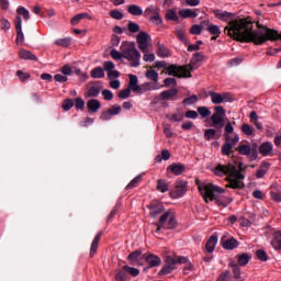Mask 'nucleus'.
Instances as JSON below:
<instances>
[{
  "instance_id": "412c9836",
  "label": "nucleus",
  "mask_w": 281,
  "mask_h": 281,
  "mask_svg": "<svg viewBox=\"0 0 281 281\" xmlns=\"http://www.w3.org/2000/svg\"><path fill=\"white\" fill-rule=\"evenodd\" d=\"M19 56L22 60H35L38 61V57L34 55L31 50L27 49H20Z\"/></svg>"
},
{
  "instance_id": "1a4fd4ad",
  "label": "nucleus",
  "mask_w": 281,
  "mask_h": 281,
  "mask_svg": "<svg viewBox=\"0 0 281 281\" xmlns=\"http://www.w3.org/2000/svg\"><path fill=\"white\" fill-rule=\"evenodd\" d=\"M188 192V182L187 181H180L177 182L176 189L170 192L171 199H181Z\"/></svg>"
},
{
  "instance_id": "6e6d98bb",
  "label": "nucleus",
  "mask_w": 281,
  "mask_h": 281,
  "mask_svg": "<svg viewBox=\"0 0 281 281\" xmlns=\"http://www.w3.org/2000/svg\"><path fill=\"white\" fill-rule=\"evenodd\" d=\"M256 256L258 260H261V262H267L269 260L267 252L262 249L257 250Z\"/></svg>"
},
{
  "instance_id": "423d86ee",
  "label": "nucleus",
  "mask_w": 281,
  "mask_h": 281,
  "mask_svg": "<svg viewBox=\"0 0 281 281\" xmlns=\"http://www.w3.org/2000/svg\"><path fill=\"white\" fill-rule=\"evenodd\" d=\"M236 150L239 155H245L250 159V161H256L258 159V145H239Z\"/></svg>"
},
{
  "instance_id": "c03bdc74",
  "label": "nucleus",
  "mask_w": 281,
  "mask_h": 281,
  "mask_svg": "<svg viewBox=\"0 0 281 281\" xmlns=\"http://www.w3.org/2000/svg\"><path fill=\"white\" fill-rule=\"evenodd\" d=\"M234 148V145L232 143H225L222 146V155H225L226 157H229L232 155V149Z\"/></svg>"
},
{
  "instance_id": "13d9d810",
  "label": "nucleus",
  "mask_w": 281,
  "mask_h": 281,
  "mask_svg": "<svg viewBox=\"0 0 281 281\" xmlns=\"http://www.w3.org/2000/svg\"><path fill=\"white\" fill-rule=\"evenodd\" d=\"M267 170H269V164L263 162V166L258 169L256 177H265V175H267Z\"/></svg>"
},
{
  "instance_id": "338daca9",
  "label": "nucleus",
  "mask_w": 281,
  "mask_h": 281,
  "mask_svg": "<svg viewBox=\"0 0 281 281\" xmlns=\"http://www.w3.org/2000/svg\"><path fill=\"white\" fill-rule=\"evenodd\" d=\"M131 91H132V90H130V88H126V89H124V90H121V91L119 92V98H120L121 100H126V98H131Z\"/></svg>"
},
{
  "instance_id": "a211bd4d",
  "label": "nucleus",
  "mask_w": 281,
  "mask_h": 281,
  "mask_svg": "<svg viewBox=\"0 0 281 281\" xmlns=\"http://www.w3.org/2000/svg\"><path fill=\"white\" fill-rule=\"evenodd\" d=\"M218 243V235L217 234H213L206 245H205V249L207 251V254H212L214 251V249H216V244Z\"/></svg>"
},
{
  "instance_id": "603ef678",
  "label": "nucleus",
  "mask_w": 281,
  "mask_h": 281,
  "mask_svg": "<svg viewBox=\"0 0 281 281\" xmlns=\"http://www.w3.org/2000/svg\"><path fill=\"white\" fill-rule=\"evenodd\" d=\"M241 132L244 135L251 136V135H254V127H251V125H249L247 123H244L241 125Z\"/></svg>"
},
{
  "instance_id": "f257e3e1",
  "label": "nucleus",
  "mask_w": 281,
  "mask_h": 281,
  "mask_svg": "<svg viewBox=\"0 0 281 281\" xmlns=\"http://www.w3.org/2000/svg\"><path fill=\"white\" fill-rule=\"evenodd\" d=\"M195 183L198 186V190L203 196L205 203H210V201H215L216 205L220 207H227L232 201V198H220V194H225V189L212 183V182H201L199 179H195Z\"/></svg>"
},
{
  "instance_id": "6e6552de",
  "label": "nucleus",
  "mask_w": 281,
  "mask_h": 281,
  "mask_svg": "<svg viewBox=\"0 0 281 281\" xmlns=\"http://www.w3.org/2000/svg\"><path fill=\"white\" fill-rule=\"evenodd\" d=\"M148 38H150V36L148 35V33L144 31L139 32L138 35L136 36V43L138 45V49H140L143 54H148Z\"/></svg>"
},
{
  "instance_id": "09e8293b",
  "label": "nucleus",
  "mask_w": 281,
  "mask_h": 281,
  "mask_svg": "<svg viewBox=\"0 0 281 281\" xmlns=\"http://www.w3.org/2000/svg\"><path fill=\"white\" fill-rule=\"evenodd\" d=\"M239 140L240 137H238V135H235V137L232 138L229 134H225V144H233V146H236Z\"/></svg>"
},
{
  "instance_id": "49530a36",
  "label": "nucleus",
  "mask_w": 281,
  "mask_h": 281,
  "mask_svg": "<svg viewBox=\"0 0 281 281\" xmlns=\"http://www.w3.org/2000/svg\"><path fill=\"white\" fill-rule=\"evenodd\" d=\"M166 20L167 21H179V15H177V12L173 9H169L166 13Z\"/></svg>"
},
{
  "instance_id": "3c124183",
  "label": "nucleus",
  "mask_w": 281,
  "mask_h": 281,
  "mask_svg": "<svg viewBox=\"0 0 281 281\" xmlns=\"http://www.w3.org/2000/svg\"><path fill=\"white\" fill-rule=\"evenodd\" d=\"M127 30L132 34H137V32H139V24H137L133 21H130L128 24H127Z\"/></svg>"
},
{
  "instance_id": "e433bc0d",
  "label": "nucleus",
  "mask_w": 281,
  "mask_h": 281,
  "mask_svg": "<svg viewBox=\"0 0 281 281\" xmlns=\"http://www.w3.org/2000/svg\"><path fill=\"white\" fill-rule=\"evenodd\" d=\"M156 190H158V192H162V193L168 192V190H169L168 182H166V180H164V179H159L157 181Z\"/></svg>"
},
{
  "instance_id": "39448f33",
  "label": "nucleus",
  "mask_w": 281,
  "mask_h": 281,
  "mask_svg": "<svg viewBox=\"0 0 281 281\" xmlns=\"http://www.w3.org/2000/svg\"><path fill=\"white\" fill-rule=\"evenodd\" d=\"M166 71L168 76H173L175 78H192V72L188 70L184 66H178L177 64H172L167 66Z\"/></svg>"
},
{
  "instance_id": "ea45409f",
  "label": "nucleus",
  "mask_w": 281,
  "mask_h": 281,
  "mask_svg": "<svg viewBox=\"0 0 281 281\" xmlns=\"http://www.w3.org/2000/svg\"><path fill=\"white\" fill-rule=\"evenodd\" d=\"M115 280L116 281H126V280H128V273L126 272L124 267L121 270L116 271Z\"/></svg>"
},
{
  "instance_id": "de8ad7c7",
  "label": "nucleus",
  "mask_w": 281,
  "mask_h": 281,
  "mask_svg": "<svg viewBox=\"0 0 281 281\" xmlns=\"http://www.w3.org/2000/svg\"><path fill=\"white\" fill-rule=\"evenodd\" d=\"M124 269H125L127 276H132V278H137V276H139V270L137 268L124 266Z\"/></svg>"
},
{
  "instance_id": "a19ab883",
  "label": "nucleus",
  "mask_w": 281,
  "mask_h": 281,
  "mask_svg": "<svg viewBox=\"0 0 281 281\" xmlns=\"http://www.w3.org/2000/svg\"><path fill=\"white\" fill-rule=\"evenodd\" d=\"M168 159H170V151L168 149H164L160 156H156L155 161L161 164V160L168 161Z\"/></svg>"
},
{
  "instance_id": "4c0bfd02",
  "label": "nucleus",
  "mask_w": 281,
  "mask_h": 281,
  "mask_svg": "<svg viewBox=\"0 0 281 281\" xmlns=\"http://www.w3.org/2000/svg\"><path fill=\"white\" fill-rule=\"evenodd\" d=\"M249 260H251V255L249 254H243L238 256V265L240 267H246V265H249Z\"/></svg>"
},
{
  "instance_id": "f03ea898",
  "label": "nucleus",
  "mask_w": 281,
  "mask_h": 281,
  "mask_svg": "<svg viewBox=\"0 0 281 281\" xmlns=\"http://www.w3.org/2000/svg\"><path fill=\"white\" fill-rule=\"evenodd\" d=\"M110 56L113 60H122V58H125V60L130 61V67H139V60L142 58V54L137 50V47L133 42H122L121 53L112 49Z\"/></svg>"
},
{
  "instance_id": "9d476101",
  "label": "nucleus",
  "mask_w": 281,
  "mask_h": 281,
  "mask_svg": "<svg viewBox=\"0 0 281 281\" xmlns=\"http://www.w3.org/2000/svg\"><path fill=\"white\" fill-rule=\"evenodd\" d=\"M202 60H203V53H194L190 63L188 65H184L189 74H192L194 69H199V63H201Z\"/></svg>"
},
{
  "instance_id": "72a5a7b5",
  "label": "nucleus",
  "mask_w": 281,
  "mask_h": 281,
  "mask_svg": "<svg viewBox=\"0 0 281 281\" xmlns=\"http://www.w3.org/2000/svg\"><path fill=\"white\" fill-rule=\"evenodd\" d=\"M90 76L94 79L104 78V69L102 67H95L90 71Z\"/></svg>"
},
{
  "instance_id": "20e7f679",
  "label": "nucleus",
  "mask_w": 281,
  "mask_h": 281,
  "mask_svg": "<svg viewBox=\"0 0 281 281\" xmlns=\"http://www.w3.org/2000/svg\"><path fill=\"white\" fill-rule=\"evenodd\" d=\"M176 227L177 220L175 218V215L168 211L160 216L155 234H159L161 229H176Z\"/></svg>"
},
{
  "instance_id": "b1692460",
  "label": "nucleus",
  "mask_w": 281,
  "mask_h": 281,
  "mask_svg": "<svg viewBox=\"0 0 281 281\" xmlns=\"http://www.w3.org/2000/svg\"><path fill=\"white\" fill-rule=\"evenodd\" d=\"M222 246L224 249L228 250L236 249V247H238V240H236V238L234 237L228 238L226 240L222 239Z\"/></svg>"
},
{
  "instance_id": "c85d7f7f",
  "label": "nucleus",
  "mask_w": 281,
  "mask_h": 281,
  "mask_svg": "<svg viewBox=\"0 0 281 281\" xmlns=\"http://www.w3.org/2000/svg\"><path fill=\"white\" fill-rule=\"evenodd\" d=\"M271 245L276 250L281 249V231H278L273 234V239L271 241Z\"/></svg>"
},
{
  "instance_id": "5fc2aeb1",
  "label": "nucleus",
  "mask_w": 281,
  "mask_h": 281,
  "mask_svg": "<svg viewBox=\"0 0 281 281\" xmlns=\"http://www.w3.org/2000/svg\"><path fill=\"white\" fill-rule=\"evenodd\" d=\"M55 45H58L59 47H69L71 45V40L70 38L56 40Z\"/></svg>"
},
{
  "instance_id": "79ce46f5",
  "label": "nucleus",
  "mask_w": 281,
  "mask_h": 281,
  "mask_svg": "<svg viewBox=\"0 0 281 281\" xmlns=\"http://www.w3.org/2000/svg\"><path fill=\"white\" fill-rule=\"evenodd\" d=\"M198 114L205 120V117H210V115H212V111H210V108L207 106H199Z\"/></svg>"
},
{
  "instance_id": "9b49d317",
  "label": "nucleus",
  "mask_w": 281,
  "mask_h": 281,
  "mask_svg": "<svg viewBox=\"0 0 281 281\" xmlns=\"http://www.w3.org/2000/svg\"><path fill=\"white\" fill-rule=\"evenodd\" d=\"M14 25L16 32V43H24L25 35L23 34V20L21 19V16H15Z\"/></svg>"
},
{
  "instance_id": "7c9ffc66",
  "label": "nucleus",
  "mask_w": 281,
  "mask_h": 281,
  "mask_svg": "<svg viewBox=\"0 0 281 281\" xmlns=\"http://www.w3.org/2000/svg\"><path fill=\"white\" fill-rule=\"evenodd\" d=\"M128 78H130L128 89L137 93L138 91L137 87H139V85H137L139 82V80L137 79V76L130 75Z\"/></svg>"
},
{
  "instance_id": "a878e982",
  "label": "nucleus",
  "mask_w": 281,
  "mask_h": 281,
  "mask_svg": "<svg viewBox=\"0 0 281 281\" xmlns=\"http://www.w3.org/2000/svg\"><path fill=\"white\" fill-rule=\"evenodd\" d=\"M179 15L182 19H196V16H199V14L193 11L192 9H182L179 11Z\"/></svg>"
},
{
  "instance_id": "4be33fe9",
  "label": "nucleus",
  "mask_w": 281,
  "mask_h": 281,
  "mask_svg": "<svg viewBox=\"0 0 281 281\" xmlns=\"http://www.w3.org/2000/svg\"><path fill=\"white\" fill-rule=\"evenodd\" d=\"M273 150V144L270 142H266L259 146V154L263 157H268V155H271V151Z\"/></svg>"
},
{
  "instance_id": "0eeeda50",
  "label": "nucleus",
  "mask_w": 281,
  "mask_h": 281,
  "mask_svg": "<svg viewBox=\"0 0 281 281\" xmlns=\"http://www.w3.org/2000/svg\"><path fill=\"white\" fill-rule=\"evenodd\" d=\"M177 269V259L175 257L168 256L165 259V265L161 270L158 272V276H168Z\"/></svg>"
},
{
  "instance_id": "4468645a",
  "label": "nucleus",
  "mask_w": 281,
  "mask_h": 281,
  "mask_svg": "<svg viewBox=\"0 0 281 281\" xmlns=\"http://www.w3.org/2000/svg\"><path fill=\"white\" fill-rule=\"evenodd\" d=\"M149 215L155 218L156 216H159L161 212H164V204H161L158 201H153L149 205Z\"/></svg>"
},
{
  "instance_id": "4d7b16f0",
  "label": "nucleus",
  "mask_w": 281,
  "mask_h": 281,
  "mask_svg": "<svg viewBox=\"0 0 281 281\" xmlns=\"http://www.w3.org/2000/svg\"><path fill=\"white\" fill-rule=\"evenodd\" d=\"M72 106H74V100L71 99L64 100L61 104V109H64L65 111H71Z\"/></svg>"
},
{
  "instance_id": "c9c22d12",
  "label": "nucleus",
  "mask_w": 281,
  "mask_h": 281,
  "mask_svg": "<svg viewBox=\"0 0 281 281\" xmlns=\"http://www.w3.org/2000/svg\"><path fill=\"white\" fill-rule=\"evenodd\" d=\"M128 260L131 265H137V261L142 259V251L136 250L128 255Z\"/></svg>"
},
{
  "instance_id": "aec40b11",
  "label": "nucleus",
  "mask_w": 281,
  "mask_h": 281,
  "mask_svg": "<svg viewBox=\"0 0 281 281\" xmlns=\"http://www.w3.org/2000/svg\"><path fill=\"white\" fill-rule=\"evenodd\" d=\"M102 238V232L98 233L91 244L90 247V258H93V256H95L97 251H98V247L100 245V239Z\"/></svg>"
},
{
  "instance_id": "ddd939ff",
  "label": "nucleus",
  "mask_w": 281,
  "mask_h": 281,
  "mask_svg": "<svg viewBox=\"0 0 281 281\" xmlns=\"http://www.w3.org/2000/svg\"><path fill=\"white\" fill-rule=\"evenodd\" d=\"M186 170H187L186 165H183L181 162H173L167 167V172H171L176 177L183 175V172H186Z\"/></svg>"
},
{
  "instance_id": "dca6fc26",
  "label": "nucleus",
  "mask_w": 281,
  "mask_h": 281,
  "mask_svg": "<svg viewBox=\"0 0 281 281\" xmlns=\"http://www.w3.org/2000/svg\"><path fill=\"white\" fill-rule=\"evenodd\" d=\"M137 92L136 93H146V91H157L159 87H157L154 82H145L139 85V87H136Z\"/></svg>"
},
{
  "instance_id": "bf43d9fd",
  "label": "nucleus",
  "mask_w": 281,
  "mask_h": 281,
  "mask_svg": "<svg viewBox=\"0 0 281 281\" xmlns=\"http://www.w3.org/2000/svg\"><path fill=\"white\" fill-rule=\"evenodd\" d=\"M102 95L105 102H111V100H113V92L109 89L102 90Z\"/></svg>"
},
{
  "instance_id": "0e129e2a",
  "label": "nucleus",
  "mask_w": 281,
  "mask_h": 281,
  "mask_svg": "<svg viewBox=\"0 0 281 281\" xmlns=\"http://www.w3.org/2000/svg\"><path fill=\"white\" fill-rule=\"evenodd\" d=\"M199 102V97L196 94H192L183 100V104H196Z\"/></svg>"
},
{
  "instance_id": "8fccbe9b",
  "label": "nucleus",
  "mask_w": 281,
  "mask_h": 281,
  "mask_svg": "<svg viewBox=\"0 0 281 281\" xmlns=\"http://www.w3.org/2000/svg\"><path fill=\"white\" fill-rule=\"evenodd\" d=\"M207 32L211 33L213 36H221V26L216 24H211L207 29Z\"/></svg>"
},
{
  "instance_id": "e2e57ef3",
  "label": "nucleus",
  "mask_w": 281,
  "mask_h": 281,
  "mask_svg": "<svg viewBox=\"0 0 281 281\" xmlns=\"http://www.w3.org/2000/svg\"><path fill=\"white\" fill-rule=\"evenodd\" d=\"M231 267L233 269L234 278L236 280H240V267L236 263H231Z\"/></svg>"
},
{
  "instance_id": "bb28decb",
  "label": "nucleus",
  "mask_w": 281,
  "mask_h": 281,
  "mask_svg": "<svg viewBox=\"0 0 281 281\" xmlns=\"http://www.w3.org/2000/svg\"><path fill=\"white\" fill-rule=\"evenodd\" d=\"M146 262L149 267H159V265H161V258L157 255H149L146 257Z\"/></svg>"
},
{
  "instance_id": "37998d69",
  "label": "nucleus",
  "mask_w": 281,
  "mask_h": 281,
  "mask_svg": "<svg viewBox=\"0 0 281 281\" xmlns=\"http://www.w3.org/2000/svg\"><path fill=\"white\" fill-rule=\"evenodd\" d=\"M89 13H79L71 19V25H78L82 19H88Z\"/></svg>"
},
{
  "instance_id": "680f3d73",
  "label": "nucleus",
  "mask_w": 281,
  "mask_h": 281,
  "mask_svg": "<svg viewBox=\"0 0 281 281\" xmlns=\"http://www.w3.org/2000/svg\"><path fill=\"white\" fill-rule=\"evenodd\" d=\"M213 115H218L220 117H225V108L222 105L214 106Z\"/></svg>"
},
{
  "instance_id": "7ed1b4c3",
  "label": "nucleus",
  "mask_w": 281,
  "mask_h": 281,
  "mask_svg": "<svg viewBox=\"0 0 281 281\" xmlns=\"http://www.w3.org/2000/svg\"><path fill=\"white\" fill-rule=\"evenodd\" d=\"M243 170V162L235 161V165H217L214 169V175L221 177L225 175L226 177H245L240 173Z\"/></svg>"
},
{
  "instance_id": "774afa93",
  "label": "nucleus",
  "mask_w": 281,
  "mask_h": 281,
  "mask_svg": "<svg viewBox=\"0 0 281 281\" xmlns=\"http://www.w3.org/2000/svg\"><path fill=\"white\" fill-rule=\"evenodd\" d=\"M115 69V64L113 61H104L103 63V71H113Z\"/></svg>"
},
{
  "instance_id": "f3484780",
  "label": "nucleus",
  "mask_w": 281,
  "mask_h": 281,
  "mask_svg": "<svg viewBox=\"0 0 281 281\" xmlns=\"http://www.w3.org/2000/svg\"><path fill=\"white\" fill-rule=\"evenodd\" d=\"M101 108H102V103H100L98 99H90L87 102V109L89 113H98Z\"/></svg>"
},
{
  "instance_id": "58836bf2",
  "label": "nucleus",
  "mask_w": 281,
  "mask_h": 281,
  "mask_svg": "<svg viewBox=\"0 0 281 281\" xmlns=\"http://www.w3.org/2000/svg\"><path fill=\"white\" fill-rule=\"evenodd\" d=\"M16 16H23L24 21H30V11L27 9H25L24 7H19L16 9Z\"/></svg>"
},
{
  "instance_id": "2eb2a0df",
  "label": "nucleus",
  "mask_w": 281,
  "mask_h": 281,
  "mask_svg": "<svg viewBox=\"0 0 281 281\" xmlns=\"http://www.w3.org/2000/svg\"><path fill=\"white\" fill-rule=\"evenodd\" d=\"M226 188H232L233 190H240L245 188V182H243V177L228 178V183Z\"/></svg>"
},
{
  "instance_id": "a18cd8bd",
  "label": "nucleus",
  "mask_w": 281,
  "mask_h": 281,
  "mask_svg": "<svg viewBox=\"0 0 281 281\" xmlns=\"http://www.w3.org/2000/svg\"><path fill=\"white\" fill-rule=\"evenodd\" d=\"M183 117H184L183 111H178L177 113L170 115L169 120L171 122H183Z\"/></svg>"
},
{
  "instance_id": "69168bd1",
  "label": "nucleus",
  "mask_w": 281,
  "mask_h": 281,
  "mask_svg": "<svg viewBox=\"0 0 281 281\" xmlns=\"http://www.w3.org/2000/svg\"><path fill=\"white\" fill-rule=\"evenodd\" d=\"M75 109L78 111L85 110V100H82V98L75 99Z\"/></svg>"
},
{
  "instance_id": "6ab92c4d",
  "label": "nucleus",
  "mask_w": 281,
  "mask_h": 281,
  "mask_svg": "<svg viewBox=\"0 0 281 281\" xmlns=\"http://www.w3.org/2000/svg\"><path fill=\"white\" fill-rule=\"evenodd\" d=\"M156 54H157V56H159V58H168V57L172 56V53H170V49L161 43L157 44Z\"/></svg>"
},
{
  "instance_id": "052dcab7",
  "label": "nucleus",
  "mask_w": 281,
  "mask_h": 281,
  "mask_svg": "<svg viewBox=\"0 0 281 281\" xmlns=\"http://www.w3.org/2000/svg\"><path fill=\"white\" fill-rule=\"evenodd\" d=\"M202 29L200 24H194L190 29V34H193L194 36H199L202 33Z\"/></svg>"
},
{
  "instance_id": "864d4df0",
  "label": "nucleus",
  "mask_w": 281,
  "mask_h": 281,
  "mask_svg": "<svg viewBox=\"0 0 281 281\" xmlns=\"http://www.w3.org/2000/svg\"><path fill=\"white\" fill-rule=\"evenodd\" d=\"M204 137L205 139H207V142H211V139H214V137H216V130L214 128L205 130Z\"/></svg>"
},
{
  "instance_id": "cd10ccee",
  "label": "nucleus",
  "mask_w": 281,
  "mask_h": 281,
  "mask_svg": "<svg viewBox=\"0 0 281 281\" xmlns=\"http://www.w3.org/2000/svg\"><path fill=\"white\" fill-rule=\"evenodd\" d=\"M209 95H210L211 102L213 104H223V102H224L223 94L214 92V91H210Z\"/></svg>"
},
{
  "instance_id": "2f4dec72",
  "label": "nucleus",
  "mask_w": 281,
  "mask_h": 281,
  "mask_svg": "<svg viewBox=\"0 0 281 281\" xmlns=\"http://www.w3.org/2000/svg\"><path fill=\"white\" fill-rule=\"evenodd\" d=\"M158 12L159 10L157 8H155L154 5H149L145 9L143 14L146 19H153V16L157 15Z\"/></svg>"
},
{
  "instance_id": "473e14b6",
  "label": "nucleus",
  "mask_w": 281,
  "mask_h": 281,
  "mask_svg": "<svg viewBox=\"0 0 281 281\" xmlns=\"http://www.w3.org/2000/svg\"><path fill=\"white\" fill-rule=\"evenodd\" d=\"M270 196L272 201H276V203L281 202V191L277 187H271Z\"/></svg>"
},
{
  "instance_id": "f8f14e48",
  "label": "nucleus",
  "mask_w": 281,
  "mask_h": 281,
  "mask_svg": "<svg viewBox=\"0 0 281 281\" xmlns=\"http://www.w3.org/2000/svg\"><path fill=\"white\" fill-rule=\"evenodd\" d=\"M101 91H102V82L101 81L92 82L86 93V98H98Z\"/></svg>"
},
{
  "instance_id": "5701e85b",
  "label": "nucleus",
  "mask_w": 281,
  "mask_h": 281,
  "mask_svg": "<svg viewBox=\"0 0 281 281\" xmlns=\"http://www.w3.org/2000/svg\"><path fill=\"white\" fill-rule=\"evenodd\" d=\"M211 122L214 128H223L225 126V119L216 114L211 115Z\"/></svg>"
},
{
  "instance_id": "c756f323",
  "label": "nucleus",
  "mask_w": 281,
  "mask_h": 281,
  "mask_svg": "<svg viewBox=\"0 0 281 281\" xmlns=\"http://www.w3.org/2000/svg\"><path fill=\"white\" fill-rule=\"evenodd\" d=\"M179 93V90L177 88L165 90L160 93L161 100H170V98H175Z\"/></svg>"
},
{
  "instance_id": "f704fd0d",
  "label": "nucleus",
  "mask_w": 281,
  "mask_h": 281,
  "mask_svg": "<svg viewBox=\"0 0 281 281\" xmlns=\"http://www.w3.org/2000/svg\"><path fill=\"white\" fill-rule=\"evenodd\" d=\"M146 78H148V80H153L154 85H157V82H159V74L153 69H149L145 72Z\"/></svg>"
},
{
  "instance_id": "393cba45",
  "label": "nucleus",
  "mask_w": 281,
  "mask_h": 281,
  "mask_svg": "<svg viewBox=\"0 0 281 281\" xmlns=\"http://www.w3.org/2000/svg\"><path fill=\"white\" fill-rule=\"evenodd\" d=\"M127 12L128 14H132V16H142L144 14V10L137 4H130L127 7Z\"/></svg>"
}]
</instances>
